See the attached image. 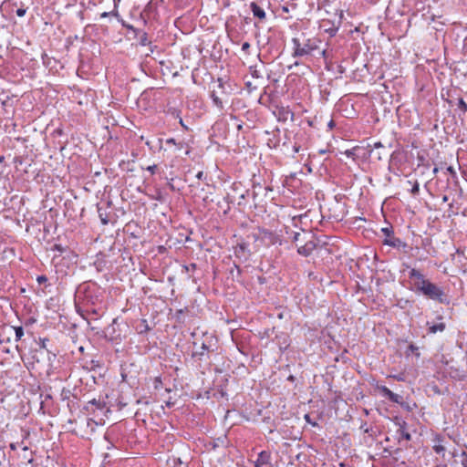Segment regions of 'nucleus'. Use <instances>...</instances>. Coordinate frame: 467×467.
<instances>
[{
    "mask_svg": "<svg viewBox=\"0 0 467 467\" xmlns=\"http://www.w3.org/2000/svg\"><path fill=\"white\" fill-rule=\"evenodd\" d=\"M293 43L295 45L294 56L296 57L311 55L318 48L316 38H306L305 36L294 38Z\"/></svg>",
    "mask_w": 467,
    "mask_h": 467,
    "instance_id": "obj_1",
    "label": "nucleus"
},
{
    "mask_svg": "<svg viewBox=\"0 0 467 467\" xmlns=\"http://www.w3.org/2000/svg\"><path fill=\"white\" fill-rule=\"evenodd\" d=\"M294 241L296 243L297 252L305 256L312 254L317 247V241L309 233H305L300 238V234L296 233Z\"/></svg>",
    "mask_w": 467,
    "mask_h": 467,
    "instance_id": "obj_2",
    "label": "nucleus"
},
{
    "mask_svg": "<svg viewBox=\"0 0 467 467\" xmlns=\"http://www.w3.org/2000/svg\"><path fill=\"white\" fill-rule=\"evenodd\" d=\"M417 288L431 299L438 300L440 302L442 301V290L429 280L421 281V283L417 285Z\"/></svg>",
    "mask_w": 467,
    "mask_h": 467,
    "instance_id": "obj_3",
    "label": "nucleus"
},
{
    "mask_svg": "<svg viewBox=\"0 0 467 467\" xmlns=\"http://www.w3.org/2000/svg\"><path fill=\"white\" fill-rule=\"evenodd\" d=\"M250 72L254 78L253 81H247L246 86L250 89H255L259 85L263 83L265 76V66L264 63L259 60L258 64L254 67H250Z\"/></svg>",
    "mask_w": 467,
    "mask_h": 467,
    "instance_id": "obj_4",
    "label": "nucleus"
},
{
    "mask_svg": "<svg viewBox=\"0 0 467 467\" xmlns=\"http://www.w3.org/2000/svg\"><path fill=\"white\" fill-rule=\"evenodd\" d=\"M381 231L386 236V238L383 241L384 244L389 245L392 247L402 248V249H405L407 247V244L404 242H402L399 238H395L392 235L393 232H392L391 228L385 227V228H382Z\"/></svg>",
    "mask_w": 467,
    "mask_h": 467,
    "instance_id": "obj_5",
    "label": "nucleus"
},
{
    "mask_svg": "<svg viewBox=\"0 0 467 467\" xmlns=\"http://www.w3.org/2000/svg\"><path fill=\"white\" fill-rule=\"evenodd\" d=\"M274 114L276 116L279 121L283 122L293 121L294 119V113L288 107L285 106H276L275 109L274 110Z\"/></svg>",
    "mask_w": 467,
    "mask_h": 467,
    "instance_id": "obj_6",
    "label": "nucleus"
},
{
    "mask_svg": "<svg viewBox=\"0 0 467 467\" xmlns=\"http://www.w3.org/2000/svg\"><path fill=\"white\" fill-rule=\"evenodd\" d=\"M241 187L240 182H234L231 185L232 192H227L225 199L229 202H239L240 200L244 198V194L242 192H239V188Z\"/></svg>",
    "mask_w": 467,
    "mask_h": 467,
    "instance_id": "obj_7",
    "label": "nucleus"
},
{
    "mask_svg": "<svg viewBox=\"0 0 467 467\" xmlns=\"http://www.w3.org/2000/svg\"><path fill=\"white\" fill-rule=\"evenodd\" d=\"M116 319L113 320L112 324L108 327L104 331V336L110 341H117L120 338V334L116 331L114 325L116 324Z\"/></svg>",
    "mask_w": 467,
    "mask_h": 467,
    "instance_id": "obj_8",
    "label": "nucleus"
},
{
    "mask_svg": "<svg viewBox=\"0 0 467 467\" xmlns=\"http://www.w3.org/2000/svg\"><path fill=\"white\" fill-rule=\"evenodd\" d=\"M289 68L290 69L295 68L296 70V75L305 76V75H308L311 73V68L308 66L299 64L298 62H296L294 65L289 66Z\"/></svg>",
    "mask_w": 467,
    "mask_h": 467,
    "instance_id": "obj_9",
    "label": "nucleus"
},
{
    "mask_svg": "<svg viewBox=\"0 0 467 467\" xmlns=\"http://www.w3.org/2000/svg\"><path fill=\"white\" fill-rule=\"evenodd\" d=\"M381 393L388 397L391 401L398 402L399 401V395L393 393L390 389H389L387 387H380L379 388Z\"/></svg>",
    "mask_w": 467,
    "mask_h": 467,
    "instance_id": "obj_10",
    "label": "nucleus"
},
{
    "mask_svg": "<svg viewBox=\"0 0 467 467\" xmlns=\"http://www.w3.org/2000/svg\"><path fill=\"white\" fill-rule=\"evenodd\" d=\"M251 8L254 16L258 17L259 19H264L265 17V11L255 3L251 4Z\"/></svg>",
    "mask_w": 467,
    "mask_h": 467,
    "instance_id": "obj_11",
    "label": "nucleus"
},
{
    "mask_svg": "<svg viewBox=\"0 0 467 467\" xmlns=\"http://www.w3.org/2000/svg\"><path fill=\"white\" fill-rule=\"evenodd\" d=\"M128 28L133 30L136 33V36H138L140 45L145 46L147 44V34L145 32L137 31L131 26H129Z\"/></svg>",
    "mask_w": 467,
    "mask_h": 467,
    "instance_id": "obj_12",
    "label": "nucleus"
},
{
    "mask_svg": "<svg viewBox=\"0 0 467 467\" xmlns=\"http://www.w3.org/2000/svg\"><path fill=\"white\" fill-rule=\"evenodd\" d=\"M410 278H415L416 279V282H415V285L416 286H417V285L421 283V281H425L426 280L424 278V276L419 271H417L416 269H411V271L410 273Z\"/></svg>",
    "mask_w": 467,
    "mask_h": 467,
    "instance_id": "obj_13",
    "label": "nucleus"
},
{
    "mask_svg": "<svg viewBox=\"0 0 467 467\" xmlns=\"http://www.w3.org/2000/svg\"><path fill=\"white\" fill-rule=\"evenodd\" d=\"M269 459H270V453L267 451H262L259 454L257 462H259L260 464L263 465V464L267 463L269 462Z\"/></svg>",
    "mask_w": 467,
    "mask_h": 467,
    "instance_id": "obj_14",
    "label": "nucleus"
},
{
    "mask_svg": "<svg viewBox=\"0 0 467 467\" xmlns=\"http://www.w3.org/2000/svg\"><path fill=\"white\" fill-rule=\"evenodd\" d=\"M445 329V324L444 323H439L435 324L430 327V332L432 334H435L437 332H441Z\"/></svg>",
    "mask_w": 467,
    "mask_h": 467,
    "instance_id": "obj_15",
    "label": "nucleus"
},
{
    "mask_svg": "<svg viewBox=\"0 0 467 467\" xmlns=\"http://www.w3.org/2000/svg\"><path fill=\"white\" fill-rule=\"evenodd\" d=\"M458 109L463 113L467 112V104L462 99L458 100Z\"/></svg>",
    "mask_w": 467,
    "mask_h": 467,
    "instance_id": "obj_16",
    "label": "nucleus"
},
{
    "mask_svg": "<svg viewBox=\"0 0 467 467\" xmlns=\"http://www.w3.org/2000/svg\"><path fill=\"white\" fill-rule=\"evenodd\" d=\"M16 340L21 339L24 335L23 328L21 327H15Z\"/></svg>",
    "mask_w": 467,
    "mask_h": 467,
    "instance_id": "obj_17",
    "label": "nucleus"
},
{
    "mask_svg": "<svg viewBox=\"0 0 467 467\" xmlns=\"http://www.w3.org/2000/svg\"><path fill=\"white\" fill-rule=\"evenodd\" d=\"M173 467H187V464L182 462L181 459H173Z\"/></svg>",
    "mask_w": 467,
    "mask_h": 467,
    "instance_id": "obj_18",
    "label": "nucleus"
},
{
    "mask_svg": "<svg viewBox=\"0 0 467 467\" xmlns=\"http://www.w3.org/2000/svg\"><path fill=\"white\" fill-rule=\"evenodd\" d=\"M433 449L437 453L443 452L445 451V448L440 443L435 444Z\"/></svg>",
    "mask_w": 467,
    "mask_h": 467,
    "instance_id": "obj_19",
    "label": "nucleus"
},
{
    "mask_svg": "<svg viewBox=\"0 0 467 467\" xmlns=\"http://www.w3.org/2000/svg\"><path fill=\"white\" fill-rule=\"evenodd\" d=\"M419 192V183L415 182L411 188V193L417 194Z\"/></svg>",
    "mask_w": 467,
    "mask_h": 467,
    "instance_id": "obj_20",
    "label": "nucleus"
},
{
    "mask_svg": "<svg viewBox=\"0 0 467 467\" xmlns=\"http://www.w3.org/2000/svg\"><path fill=\"white\" fill-rule=\"evenodd\" d=\"M390 378H393L399 381H404L405 380V378H404V375L403 374H399V375H390L389 376Z\"/></svg>",
    "mask_w": 467,
    "mask_h": 467,
    "instance_id": "obj_21",
    "label": "nucleus"
},
{
    "mask_svg": "<svg viewBox=\"0 0 467 467\" xmlns=\"http://www.w3.org/2000/svg\"><path fill=\"white\" fill-rule=\"evenodd\" d=\"M358 148H354L353 150H348L345 151V154L348 157H352L355 154V150H357Z\"/></svg>",
    "mask_w": 467,
    "mask_h": 467,
    "instance_id": "obj_22",
    "label": "nucleus"
},
{
    "mask_svg": "<svg viewBox=\"0 0 467 467\" xmlns=\"http://www.w3.org/2000/svg\"><path fill=\"white\" fill-rule=\"evenodd\" d=\"M87 425L93 430L94 425H98V422L90 419L87 420Z\"/></svg>",
    "mask_w": 467,
    "mask_h": 467,
    "instance_id": "obj_23",
    "label": "nucleus"
},
{
    "mask_svg": "<svg viewBox=\"0 0 467 467\" xmlns=\"http://www.w3.org/2000/svg\"><path fill=\"white\" fill-rule=\"evenodd\" d=\"M26 12V9H24V8H18V9L16 10V15H17L18 16H25Z\"/></svg>",
    "mask_w": 467,
    "mask_h": 467,
    "instance_id": "obj_24",
    "label": "nucleus"
},
{
    "mask_svg": "<svg viewBox=\"0 0 467 467\" xmlns=\"http://www.w3.org/2000/svg\"><path fill=\"white\" fill-rule=\"evenodd\" d=\"M92 406H96V408L99 410H103V407L100 405V403H97L95 400L91 401Z\"/></svg>",
    "mask_w": 467,
    "mask_h": 467,
    "instance_id": "obj_25",
    "label": "nucleus"
},
{
    "mask_svg": "<svg viewBox=\"0 0 467 467\" xmlns=\"http://www.w3.org/2000/svg\"><path fill=\"white\" fill-rule=\"evenodd\" d=\"M37 354H38L39 356L43 357V356H45V355H47V350H46L44 348H40V349L37 351Z\"/></svg>",
    "mask_w": 467,
    "mask_h": 467,
    "instance_id": "obj_26",
    "label": "nucleus"
},
{
    "mask_svg": "<svg viewBox=\"0 0 467 467\" xmlns=\"http://www.w3.org/2000/svg\"><path fill=\"white\" fill-rule=\"evenodd\" d=\"M47 280V278L45 276V275H40L37 277V282L38 283H44Z\"/></svg>",
    "mask_w": 467,
    "mask_h": 467,
    "instance_id": "obj_27",
    "label": "nucleus"
},
{
    "mask_svg": "<svg viewBox=\"0 0 467 467\" xmlns=\"http://www.w3.org/2000/svg\"><path fill=\"white\" fill-rule=\"evenodd\" d=\"M157 166L156 165H151V166H149L147 167V170L149 171H150L151 173H154L155 170H156Z\"/></svg>",
    "mask_w": 467,
    "mask_h": 467,
    "instance_id": "obj_28",
    "label": "nucleus"
},
{
    "mask_svg": "<svg viewBox=\"0 0 467 467\" xmlns=\"http://www.w3.org/2000/svg\"><path fill=\"white\" fill-rule=\"evenodd\" d=\"M250 45L248 42H244L242 46V50L245 51L249 48Z\"/></svg>",
    "mask_w": 467,
    "mask_h": 467,
    "instance_id": "obj_29",
    "label": "nucleus"
},
{
    "mask_svg": "<svg viewBox=\"0 0 467 467\" xmlns=\"http://www.w3.org/2000/svg\"><path fill=\"white\" fill-rule=\"evenodd\" d=\"M402 436L407 440V441H410V435L407 432H404L402 431Z\"/></svg>",
    "mask_w": 467,
    "mask_h": 467,
    "instance_id": "obj_30",
    "label": "nucleus"
},
{
    "mask_svg": "<svg viewBox=\"0 0 467 467\" xmlns=\"http://www.w3.org/2000/svg\"><path fill=\"white\" fill-rule=\"evenodd\" d=\"M213 100H214V102H215L218 106H220V107L222 106V102L219 100V99H218L217 97H214V96H213Z\"/></svg>",
    "mask_w": 467,
    "mask_h": 467,
    "instance_id": "obj_31",
    "label": "nucleus"
},
{
    "mask_svg": "<svg viewBox=\"0 0 467 467\" xmlns=\"http://www.w3.org/2000/svg\"><path fill=\"white\" fill-rule=\"evenodd\" d=\"M197 179L202 180L203 177V171H199L196 175Z\"/></svg>",
    "mask_w": 467,
    "mask_h": 467,
    "instance_id": "obj_32",
    "label": "nucleus"
},
{
    "mask_svg": "<svg viewBox=\"0 0 467 467\" xmlns=\"http://www.w3.org/2000/svg\"><path fill=\"white\" fill-rule=\"evenodd\" d=\"M167 143H171V144H174V145H176V144H177L174 139H169V140H167Z\"/></svg>",
    "mask_w": 467,
    "mask_h": 467,
    "instance_id": "obj_33",
    "label": "nucleus"
},
{
    "mask_svg": "<svg viewBox=\"0 0 467 467\" xmlns=\"http://www.w3.org/2000/svg\"><path fill=\"white\" fill-rule=\"evenodd\" d=\"M10 449L13 450V451H16L17 449V446L16 443H11L10 444Z\"/></svg>",
    "mask_w": 467,
    "mask_h": 467,
    "instance_id": "obj_34",
    "label": "nucleus"
},
{
    "mask_svg": "<svg viewBox=\"0 0 467 467\" xmlns=\"http://www.w3.org/2000/svg\"><path fill=\"white\" fill-rule=\"evenodd\" d=\"M382 147V144L380 142H376L374 144V148H381Z\"/></svg>",
    "mask_w": 467,
    "mask_h": 467,
    "instance_id": "obj_35",
    "label": "nucleus"
},
{
    "mask_svg": "<svg viewBox=\"0 0 467 467\" xmlns=\"http://www.w3.org/2000/svg\"><path fill=\"white\" fill-rule=\"evenodd\" d=\"M334 126H335L334 121H333V120H330V121H329V123H328V127H329L330 129H332Z\"/></svg>",
    "mask_w": 467,
    "mask_h": 467,
    "instance_id": "obj_36",
    "label": "nucleus"
},
{
    "mask_svg": "<svg viewBox=\"0 0 467 467\" xmlns=\"http://www.w3.org/2000/svg\"><path fill=\"white\" fill-rule=\"evenodd\" d=\"M305 419H306V420H307L308 422H310V417H309V415H308V414H306V415H305Z\"/></svg>",
    "mask_w": 467,
    "mask_h": 467,
    "instance_id": "obj_37",
    "label": "nucleus"
},
{
    "mask_svg": "<svg viewBox=\"0 0 467 467\" xmlns=\"http://www.w3.org/2000/svg\"><path fill=\"white\" fill-rule=\"evenodd\" d=\"M146 145L150 148V150H152V147L150 146V142L149 140L146 141Z\"/></svg>",
    "mask_w": 467,
    "mask_h": 467,
    "instance_id": "obj_38",
    "label": "nucleus"
},
{
    "mask_svg": "<svg viewBox=\"0 0 467 467\" xmlns=\"http://www.w3.org/2000/svg\"><path fill=\"white\" fill-rule=\"evenodd\" d=\"M180 124H181L182 127H184L185 129H187V127L184 125V122L182 121V119H180Z\"/></svg>",
    "mask_w": 467,
    "mask_h": 467,
    "instance_id": "obj_39",
    "label": "nucleus"
},
{
    "mask_svg": "<svg viewBox=\"0 0 467 467\" xmlns=\"http://www.w3.org/2000/svg\"><path fill=\"white\" fill-rule=\"evenodd\" d=\"M195 267H196L195 264H192V265H190V269H195Z\"/></svg>",
    "mask_w": 467,
    "mask_h": 467,
    "instance_id": "obj_40",
    "label": "nucleus"
},
{
    "mask_svg": "<svg viewBox=\"0 0 467 467\" xmlns=\"http://www.w3.org/2000/svg\"><path fill=\"white\" fill-rule=\"evenodd\" d=\"M108 15H109V13H106V12H105V13H103V14L101 15V16L105 17V16H107Z\"/></svg>",
    "mask_w": 467,
    "mask_h": 467,
    "instance_id": "obj_41",
    "label": "nucleus"
},
{
    "mask_svg": "<svg viewBox=\"0 0 467 467\" xmlns=\"http://www.w3.org/2000/svg\"><path fill=\"white\" fill-rule=\"evenodd\" d=\"M262 464H260L259 462H256L255 463V466L254 467H261Z\"/></svg>",
    "mask_w": 467,
    "mask_h": 467,
    "instance_id": "obj_42",
    "label": "nucleus"
},
{
    "mask_svg": "<svg viewBox=\"0 0 467 467\" xmlns=\"http://www.w3.org/2000/svg\"><path fill=\"white\" fill-rule=\"evenodd\" d=\"M448 171H451V172H453V170H452V168H451V167H449V168H448Z\"/></svg>",
    "mask_w": 467,
    "mask_h": 467,
    "instance_id": "obj_43",
    "label": "nucleus"
},
{
    "mask_svg": "<svg viewBox=\"0 0 467 467\" xmlns=\"http://www.w3.org/2000/svg\"><path fill=\"white\" fill-rule=\"evenodd\" d=\"M306 216L304 215V216H299V219L302 220L303 218H306Z\"/></svg>",
    "mask_w": 467,
    "mask_h": 467,
    "instance_id": "obj_44",
    "label": "nucleus"
},
{
    "mask_svg": "<svg viewBox=\"0 0 467 467\" xmlns=\"http://www.w3.org/2000/svg\"><path fill=\"white\" fill-rule=\"evenodd\" d=\"M295 151L297 152L298 151V148L297 147H295Z\"/></svg>",
    "mask_w": 467,
    "mask_h": 467,
    "instance_id": "obj_45",
    "label": "nucleus"
},
{
    "mask_svg": "<svg viewBox=\"0 0 467 467\" xmlns=\"http://www.w3.org/2000/svg\"><path fill=\"white\" fill-rule=\"evenodd\" d=\"M23 450H24V451H26V450H27V447H26V446H24V447H23Z\"/></svg>",
    "mask_w": 467,
    "mask_h": 467,
    "instance_id": "obj_46",
    "label": "nucleus"
},
{
    "mask_svg": "<svg viewBox=\"0 0 467 467\" xmlns=\"http://www.w3.org/2000/svg\"><path fill=\"white\" fill-rule=\"evenodd\" d=\"M288 379H289L290 380H293V379H294V378H293V376H290Z\"/></svg>",
    "mask_w": 467,
    "mask_h": 467,
    "instance_id": "obj_47",
    "label": "nucleus"
}]
</instances>
